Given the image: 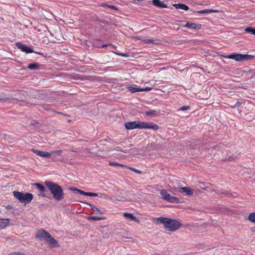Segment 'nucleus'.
<instances>
[{
  "mask_svg": "<svg viewBox=\"0 0 255 255\" xmlns=\"http://www.w3.org/2000/svg\"><path fill=\"white\" fill-rule=\"evenodd\" d=\"M251 231L252 232H255V227H252V228L251 229Z\"/></svg>",
  "mask_w": 255,
  "mask_h": 255,
  "instance_id": "37",
  "label": "nucleus"
},
{
  "mask_svg": "<svg viewBox=\"0 0 255 255\" xmlns=\"http://www.w3.org/2000/svg\"><path fill=\"white\" fill-rule=\"evenodd\" d=\"M180 226V224L176 220L168 219L165 228L169 231H174L177 230Z\"/></svg>",
  "mask_w": 255,
  "mask_h": 255,
  "instance_id": "5",
  "label": "nucleus"
},
{
  "mask_svg": "<svg viewBox=\"0 0 255 255\" xmlns=\"http://www.w3.org/2000/svg\"><path fill=\"white\" fill-rule=\"evenodd\" d=\"M153 4L156 6L161 8H166L167 5L159 0H152Z\"/></svg>",
  "mask_w": 255,
  "mask_h": 255,
  "instance_id": "18",
  "label": "nucleus"
},
{
  "mask_svg": "<svg viewBox=\"0 0 255 255\" xmlns=\"http://www.w3.org/2000/svg\"><path fill=\"white\" fill-rule=\"evenodd\" d=\"M92 195H93V193L92 192H87V196H92Z\"/></svg>",
  "mask_w": 255,
  "mask_h": 255,
  "instance_id": "36",
  "label": "nucleus"
},
{
  "mask_svg": "<svg viewBox=\"0 0 255 255\" xmlns=\"http://www.w3.org/2000/svg\"><path fill=\"white\" fill-rule=\"evenodd\" d=\"M106 46H107L106 45H103V47H106Z\"/></svg>",
  "mask_w": 255,
  "mask_h": 255,
  "instance_id": "42",
  "label": "nucleus"
},
{
  "mask_svg": "<svg viewBox=\"0 0 255 255\" xmlns=\"http://www.w3.org/2000/svg\"><path fill=\"white\" fill-rule=\"evenodd\" d=\"M44 183L55 200L60 201L64 199L63 190L58 184L50 181H46Z\"/></svg>",
  "mask_w": 255,
  "mask_h": 255,
  "instance_id": "1",
  "label": "nucleus"
},
{
  "mask_svg": "<svg viewBox=\"0 0 255 255\" xmlns=\"http://www.w3.org/2000/svg\"><path fill=\"white\" fill-rule=\"evenodd\" d=\"M160 194L162 196V198L169 202L174 203L177 202L178 201V199L176 197H173L171 196L169 193H167L166 190L164 189H162L160 191Z\"/></svg>",
  "mask_w": 255,
  "mask_h": 255,
  "instance_id": "6",
  "label": "nucleus"
},
{
  "mask_svg": "<svg viewBox=\"0 0 255 255\" xmlns=\"http://www.w3.org/2000/svg\"><path fill=\"white\" fill-rule=\"evenodd\" d=\"M143 41L146 43H151L153 42V40L151 39H144Z\"/></svg>",
  "mask_w": 255,
  "mask_h": 255,
  "instance_id": "33",
  "label": "nucleus"
},
{
  "mask_svg": "<svg viewBox=\"0 0 255 255\" xmlns=\"http://www.w3.org/2000/svg\"><path fill=\"white\" fill-rule=\"evenodd\" d=\"M200 25H197L195 23H186L184 27L191 29H199L200 28Z\"/></svg>",
  "mask_w": 255,
  "mask_h": 255,
  "instance_id": "15",
  "label": "nucleus"
},
{
  "mask_svg": "<svg viewBox=\"0 0 255 255\" xmlns=\"http://www.w3.org/2000/svg\"><path fill=\"white\" fill-rule=\"evenodd\" d=\"M70 190L71 191H76V192H77L78 193H79V191H80V189H77L75 187H72V188H70Z\"/></svg>",
  "mask_w": 255,
  "mask_h": 255,
  "instance_id": "32",
  "label": "nucleus"
},
{
  "mask_svg": "<svg viewBox=\"0 0 255 255\" xmlns=\"http://www.w3.org/2000/svg\"><path fill=\"white\" fill-rule=\"evenodd\" d=\"M62 153V150H54L52 151L51 152H49L51 154V156L53 157V158H55L57 157L58 156L60 155L61 153Z\"/></svg>",
  "mask_w": 255,
  "mask_h": 255,
  "instance_id": "21",
  "label": "nucleus"
},
{
  "mask_svg": "<svg viewBox=\"0 0 255 255\" xmlns=\"http://www.w3.org/2000/svg\"><path fill=\"white\" fill-rule=\"evenodd\" d=\"M120 55H121L122 56H125V57L127 56L126 54H120Z\"/></svg>",
  "mask_w": 255,
  "mask_h": 255,
  "instance_id": "41",
  "label": "nucleus"
},
{
  "mask_svg": "<svg viewBox=\"0 0 255 255\" xmlns=\"http://www.w3.org/2000/svg\"><path fill=\"white\" fill-rule=\"evenodd\" d=\"M34 186H36V188L39 190L40 194L43 196H45V194H44V192L45 191V187L39 183H34Z\"/></svg>",
  "mask_w": 255,
  "mask_h": 255,
  "instance_id": "17",
  "label": "nucleus"
},
{
  "mask_svg": "<svg viewBox=\"0 0 255 255\" xmlns=\"http://www.w3.org/2000/svg\"><path fill=\"white\" fill-rule=\"evenodd\" d=\"M179 191L180 192L185 193L188 196H192L193 194V191L187 187H181L179 188Z\"/></svg>",
  "mask_w": 255,
  "mask_h": 255,
  "instance_id": "14",
  "label": "nucleus"
},
{
  "mask_svg": "<svg viewBox=\"0 0 255 255\" xmlns=\"http://www.w3.org/2000/svg\"><path fill=\"white\" fill-rule=\"evenodd\" d=\"M49 235L50 234L49 233L44 230L41 229L36 232L35 238L40 241H43L45 242Z\"/></svg>",
  "mask_w": 255,
  "mask_h": 255,
  "instance_id": "7",
  "label": "nucleus"
},
{
  "mask_svg": "<svg viewBox=\"0 0 255 255\" xmlns=\"http://www.w3.org/2000/svg\"><path fill=\"white\" fill-rule=\"evenodd\" d=\"M28 68L30 70H37L39 69V65L37 63H31L29 64Z\"/></svg>",
  "mask_w": 255,
  "mask_h": 255,
  "instance_id": "22",
  "label": "nucleus"
},
{
  "mask_svg": "<svg viewBox=\"0 0 255 255\" xmlns=\"http://www.w3.org/2000/svg\"><path fill=\"white\" fill-rule=\"evenodd\" d=\"M168 219L167 218L163 217H159L155 219V222H159L160 223H162L164 224V226H165V224L168 221Z\"/></svg>",
  "mask_w": 255,
  "mask_h": 255,
  "instance_id": "20",
  "label": "nucleus"
},
{
  "mask_svg": "<svg viewBox=\"0 0 255 255\" xmlns=\"http://www.w3.org/2000/svg\"><path fill=\"white\" fill-rule=\"evenodd\" d=\"M103 218L101 217H89L87 218V219L88 220H94V221H100L102 220Z\"/></svg>",
  "mask_w": 255,
  "mask_h": 255,
  "instance_id": "24",
  "label": "nucleus"
},
{
  "mask_svg": "<svg viewBox=\"0 0 255 255\" xmlns=\"http://www.w3.org/2000/svg\"><path fill=\"white\" fill-rule=\"evenodd\" d=\"M224 57L227 59L235 60L236 61H242L253 59L254 56L251 55L242 54L240 53H234L230 55L223 56Z\"/></svg>",
  "mask_w": 255,
  "mask_h": 255,
  "instance_id": "3",
  "label": "nucleus"
},
{
  "mask_svg": "<svg viewBox=\"0 0 255 255\" xmlns=\"http://www.w3.org/2000/svg\"><path fill=\"white\" fill-rule=\"evenodd\" d=\"M123 215L127 219L136 222H138V219L131 213H124Z\"/></svg>",
  "mask_w": 255,
  "mask_h": 255,
  "instance_id": "16",
  "label": "nucleus"
},
{
  "mask_svg": "<svg viewBox=\"0 0 255 255\" xmlns=\"http://www.w3.org/2000/svg\"><path fill=\"white\" fill-rule=\"evenodd\" d=\"M13 195L17 200L24 204L30 203L33 198V195L29 193H23L18 191H13Z\"/></svg>",
  "mask_w": 255,
  "mask_h": 255,
  "instance_id": "2",
  "label": "nucleus"
},
{
  "mask_svg": "<svg viewBox=\"0 0 255 255\" xmlns=\"http://www.w3.org/2000/svg\"><path fill=\"white\" fill-rule=\"evenodd\" d=\"M15 45L17 47L20 49L22 52L26 53H30L33 52V50L30 47L26 46L25 44H23L20 42L15 43Z\"/></svg>",
  "mask_w": 255,
  "mask_h": 255,
  "instance_id": "10",
  "label": "nucleus"
},
{
  "mask_svg": "<svg viewBox=\"0 0 255 255\" xmlns=\"http://www.w3.org/2000/svg\"><path fill=\"white\" fill-rule=\"evenodd\" d=\"M10 220L9 219L0 218V230L5 228L9 225Z\"/></svg>",
  "mask_w": 255,
  "mask_h": 255,
  "instance_id": "13",
  "label": "nucleus"
},
{
  "mask_svg": "<svg viewBox=\"0 0 255 255\" xmlns=\"http://www.w3.org/2000/svg\"><path fill=\"white\" fill-rule=\"evenodd\" d=\"M79 193H80L82 195H83L87 196V192H85L83 190H80V191H79Z\"/></svg>",
  "mask_w": 255,
  "mask_h": 255,
  "instance_id": "34",
  "label": "nucleus"
},
{
  "mask_svg": "<svg viewBox=\"0 0 255 255\" xmlns=\"http://www.w3.org/2000/svg\"><path fill=\"white\" fill-rule=\"evenodd\" d=\"M45 243H46L48 247L51 248H57L60 247L58 242L53 238L50 234L47 239Z\"/></svg>",
  "mask_w": 255,
  "mask_h": 255,
  "instance_id": "9",
  "label": "nucleus"
},
{
  "mask_svg": "<svg viewBox=\"0 0 255 255\" xmlns=\"http://www.w3.org/2000/svg\"><path fill=\"white\" fill-rule=\"evenodd\" d=\"M109 7H111V8H113V9H115V6H113V5H112V6H109Z\"/></svg>",
  "mask_w": 255,
  "mask_h": 255,
  "instance_id": "40",
  "label": "nucleus"
},
{
  "mask_svg": "<svg viewBox=\"0 0 255 255\" xmlns=\"http://www.w3.org/2000/svg\"><path fill=\"white\" fill-rule=\"evenodd\" d=\"M137 128L139 129H152L154 130H157L159 129V127L158 125L155 124H153L152 123H147L144 122H140L137 121Z\"/></svg>",
  "mask_w": 255,
  "mask_h": 255,
  "instance_id": "4",
  "label": "nucleus"
},
{
  "mask_svg": "<svg viewBox=\"0 0 255 255\" xmlns=\"http://www.w3.org/2000/svg\"><path fill=\"white\" fill-rule=\"evenodd\" d=\"M32 151L36 155L45 158H49L51 156V154L49 153V152L46 151H40L34 149H32Z\"/></svg>",
  "mask_w": 255,
  "mask_h": 255,
  "instance_id": "11",
  "label": "nucleus"
},
{
  "mask_svg": "<svg viewBox=\"0 0 255 255\" xmlns=\"http://www.w3.org/2000/svg\"><path fill=\"white\" fill-rule=\"evenodd\" d=\"M245 31L255 35V29L252 28H246Z\"/></svg>",
  "mask_w": 255,
  "mask_h": 255,
  "instance_id": "25",
  "label": "nucleus"
},
{
  "mask_svg": "<svg viewBox=\"0 0 255 255\" xmlns=\"http://www.w3.org/2000/svg\"><path fill=\"white\" fill-rule=\"evenodd\" d=\"M127 89L131 93H136L138 92L149 91H151L152 88L146 87L144 88H140L137 87V86L134 85H131L127 87Z\"/></svg>",
  "mask_w": 255,
  "mask_h": 255,
  "instance_id": "8",
  "label": "nucleus"
},
{
  "mask_svg": "<svg viewBox=\"0 0 255 255\" xmlns=\"http://www.w3.org/2000/svg\"><path fill=\"white\" fill-rule=\"evenodd\" d=\"M155 113H156V112L155 111L151 110V111H150L146 112L145 113V114H146V115L150 116V115L154 114Z\"/></svg>",
  "mask_w": 255,
  "mask_h": 255,
  "instance_id": "30",
  "label": "nucleus"
},
{
  "mask_svg": "<svg viewBox=\"0 0 255 255\" xmlns=\"http://www.w3.org/2000/svg\"><path fill=\"white\" fill-rule=\"evenodd\" d=\"M174 6L176 8L181 9H183L184 10H187L189 9L188 6L184 4L178 3V4H174Z\"/></svg>",
  "mask_w": 255,
  "mask_h": 255,
  "instance_id": "19",
  "label": "nucleus"
},
{
  "mask_svg": "<svg viewBox=\"0 0 255 255\" xmlns=\"http://www.w3.org/2000/svg\"><path fill=\"white\" fill-rule=\"evenodd\" d=\"M248 219L251 222L255 223V212L251 213L248 216Z\"/></svg>",
  "mask_w": 255,
  "mask_h": 255,
  "instance_id": "23",
  "label": "nucleus"
},
{
  "mask_svg": "<svg viewBox=\"0 0 255 255\" xmlns=\"http://www.w3.org/2000/svg\"><path fill=\"white\" fill-rule=\"evenodd\" d=\"M190 109V107L188 106H183L179 109V111H186Z\"/></svg>",
  "mask_w": 255,
  "mask_h": 255,
  "instance_id": "28",
  "label": "nucleus"
},
{
  "mask_svg": "<svg viewBox=\"0 0 255 255\" xmlns=\"http://www.w3.org/2000/svg\"><path fill=\"white\" fill-rule=\"evenodd\" d=\"M100 197L102 198H107V195L105 194H101L100 195Z\"/></svg>",
  "mask_w": 255,
  "mask_h": 255,
  "instance_id": "35",
  "label": "nucleus"
},
{
  "mask_svg": "<svg viewBox=\"0 0 255 255\" xmlns=\"http://www.w3.org/2000/svg\"><path fill=\"white\" fill-rule=\"evenodd\" d=\"M137 121L127 123L125 124V127L127 129H133L137 128Z\"/></svg>",
  "mask_w": 255,
  "mask_h": 255,
  "instance_id": "12",
  "label": "nucleus"
},
{
  "mask_svg": "<svg viewBox=\"0 0 255 255\" xmlns=\"http://www.w3.org/2000/svg\"><path fill=\"white\" fill-rule=\"evenodd\" d=\"M92 209L96 212V214H102V213L100 211V210L98 208H97L94 206H93L92 207Z\"/></svg>",
  "mask_w": 255,
  "mask_h": 255,
  "instance_id": "29",
  "label": "nucleus"
},
{
  "mask_svg": "<svg viewBox=\"0 0 255 255\" xmlns=\"http://www.w3.org/2000/svg\"><path fill=\"white\" fill-rule=\"evenodd\" d=\"M109 164L111 166H121V167H126L125 165H123V164H120V163H117V162H110L109 163Z\"/></svg>",
  "mask_w": 255,
  "mask_h": 255,
  "instance_id": "26",
  "label": "nucleus"
},
{
  "mask_svg": "<svg viewBox=\"0 0 255 255\" xmlns=\"http://www.w3.org/2000/svg\"><path fill=\"white\" fill-rule=\"evenodd\" d=\"M128 168L130 170L135 172V173H138V174H140L141 173V171L138 170V169H135V168H132V167H128Z\"/></svg>",
  "mask_w": 255,
  "mask_h": 255,
  "instance_id": "31",
  "label": "nucleus"
},
{
  "mask_svg": "<svg viewBox=\"0 0 255 255\" xmlns=\"http://www.w3.org/2000/svg\"><path fill=\"white\" fill-rule=\"evenodd\" d=\"M98 196V194L97 193H93L92 197H96V196Z\"/></svg>",
  "mask_w": 255,
  "mask_h": 255,
  "instance_id": "39",
  "label": "nucleus"
},
{
  "mask_svg": "<svg viewBox=\"0 0 255 255\" xmlns=\"http://www.w3.org/2000/svg\"><path fill=\"white\" fill-rule=\"evenodd\" d=\"M11 208H12V207L11 206L8 205V206H6V209H7V210L10 209Z\"/></svg>",
  "mask_w": 255,
  "mask_h": 255,
  "instance_id": "38",
  "label": "nucleus"
},
{
  "mask_svg": "<svg viewBox=\"0 0 255 255\" xmlns=\"http://www.w3.org/2000/svg\"><path fill=\"white\" fill-rule=\"evenodd\" d=\"M8 255H27L23 253L19 252H14L9 254Z\"/></svg>",
  "mask_w": 255,
  "mask_h": 255,
  "instance_id": "27",
  "label": "nucleus"
}]
</instances>
